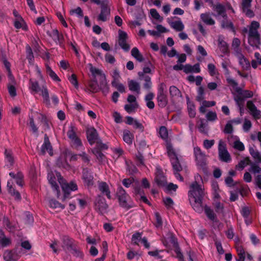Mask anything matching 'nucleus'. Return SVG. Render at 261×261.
Wrapping results in <instances>:
<instances>
[{
    "label": "nucleus",
    "mask_w": 261,
    "mask_h": 261,
    "mask_svg": "<svg viewBox=\"0 0 261 261\" xmlns=\"http://www.w3.org/2000/svg\"><path fill=\"white\" fill-rule=\"evenodd\" d=\"M188 195L189 200L193 209L197 213H201L204 210V213L209 220L213 222H218L216 215L210 207L202 205L204 196V189L202 185L198 184L197 181L192 182L190 187Z\"/></svg>",
    "instance_id": "nucleus-1"
},
{
    "label": "nucleus",
    "mask_w": 261,
    "mask_h": 261,
    "mask_svg": "<svg viewBox=\"0 0 261 261\" xmlns=\"http://www.w3.org/2000/svg\"><path fill=\"white\" fill-rule=\"evenodd\" d=\"M29 89L31 93H38L40 92V94L43 98V102L48 107L50 105L48 90L45 83L41 87H40L37 81L33 79H30L29 82Z\"/></svg>",
    "instance_id": "nucleus-2"
},
{
    "label": "nucleus",
    "mask_w": 261,
    "mask_h": 261,
    "mask_svg": "<svg viewBox=\"0 0 261 261\" xmlns=\"http://www.w3.org/2000/svg\"><path fill=\"white\" fill-rule=\"evenodd\" d=\"M56 175L58 177V181L59 182L62 191L64 193V195L62 198L63 201H65L66 199L70 198V193L72 191H75L77 190V186L76 184L74 181H70L68 183L66 182L65 180L61 176L60 172H57Z\"/></svg>",
    "instance_id": "nucleus-3"
},
{
    "label": "nucleus",
    "mask_w": 261,
    "mask_h": 261,
    "mask_svg": "<svg viewBox=\"0 0 261 261\" xmlns=\"http://www.w3.org/2000/svg\"><path fill=\"white\" fill-rule=\"evenodd\" d=\"M116 196L120 207L126 210H128L135 207V203L122 187H118L116 193Z\"/></svg>",
    "instance_id": "nucleus-4"
},
{
    "label": "nucleus",
    "mask_w": 261,
    "mask_h": 261,
    "mask_svg": "<svg viewBox=\"0 0 261 261\" xmlns=\"http://www.w3.org/2000/svg\"><path fill=\"white\" fill-rule=\"evenodd\" d=\"M193 153L196 164L198 168L201 170L204 173H206L207 172V167L205 153L198 146L194 147Z\"/></svg>",
    "instance_id": "nucleus-5"
},
{
    "label": "nucleus",
    "mask_w": 261,
    "mask_h": 261,
    "mask_svg": "<svg viewBox=\"0 0 261 261\" xmlns=\"http://www.w3.org/2000/svg\"><path fill=\"white\" fill-rule=\"evenodd\" d=\"M166 85L164 83L159 84L157 91L156 99L160 107H165L168 104V96L166 91Z\"/></svg>",
    "instance_id": "nucleus-6"
},
{
    "label": "nucleus",
    "mask_w": 261,
    "mask_h": 261,
    "mask_svg": "<svg viewBox=\"0 0 261 261\" xmlns=\"http://www.w3.org/2000/svg\"><path fill=\"white\" fill-rule=\"evenodd\" d=\"M90 71L94 77V79H96L95 76L96 75L100 76V84L101 91L103 93L107 94L109 92V87L107 84L105 74L103 73L100 70L93 66L90 67Z\"/></svg>",
    "instance_id": "nucleus-7"
},
{
    "label": "nucleus",
    "mask_w": 261,
    "mask_h": 261,
    "mask_svg": "<svg viewBox=\"0 0 261 261\" xmlns=\"http://www.w3.org/2000/svg\"><path fill=\"white\" fill-rule=\"evenodd\" d=\"M108 208L106 199L100 195H97L94 201L95 210L99 214L103 215L108 212Z\"/></svg>",
    "instance_id": "nucleus-8"
},
{
    "label": "nucleus",
    "mask_w": 261,
    "mask_h": 261,
    "mask_svg": "<svg viewBox=\"0 0 261 261\" xmlns=\"http://www.w3.org/2000/svg\"><path fill=\"white\" fill-rule=\"evenodd\" d=\"M218 149L219 158L220 161L225 163H229L231 161V156L227 149L226 144L224 141L222 140L219 141Z\"/></svg>",
    "instance_id": "nucleus-9"
},
{
    "label": "nucleus",
    "mask_w": 261,
    "mask_h": 261,
    "mask_svg": "<svg viewBox=\"0 0 261 261\" xmlns=\"http://www.w3.org/2000/svg\"><path fill=\"white\" fill-rule=\"evenodd\" d=\"M77 128L74 125L71 124L67 132V135L68 138L73 143L75 148L77 149L80 147H82L83 144L81 139L77 137Z\"/></svg>",
    "instance_id": "nucleus-10"
},
{
    "label": "nucleus",
    "mask_w": 261,
    "mask_h": 261,
    "mask_svg": "<svg viewBox=\"0 0 261 261\" xmlns=\"http://www.w3.org/2000/svg\"><path fill=\"white\" fill-rule=\"evenodd\" d=\"M248 41L254 48H259L261 43L260 35L257 30L249 29Z\"/></svg>",
    "instance_id": "nucleus-11"
},
{
    "label": "nucleus",
    "mask_w": 261,
    "mask_h": 261,
    "mask_svg": "<svg viewBox=\"0 0 261 261\" xmlns=\"http://www.w3.org/2000/svg\"><path fill=\"white\" fill-rule=\"evenodd\" d=\"M168 240L174 248V252L176 254V257L178 261H185L184 255L181 252V249L178 245L177 239L173 233H169Z\"/></svg>",
    "instance_id": "nucleus-12"
},
{
    "label": "nucleus",
    "mask_w": 261,
    "mask_h": 261,
    "mask_svg": "<svg viewBox=\"0 0 261 261\" xmlns=\"http://www.w3.org/2000/svg\"><path fill=\"white\" fill-rule=\"evenodd\" d=\"M127 34L124 31L119 30L118 31V44L121 48L125 51L128 52L130 46L127 42Z\"/></svg>",
    "instance_id": "nucleus-13"
},
{
    "label": "nucleus",
    "mask_w": 261,
    "mask_h": 261,
    "mask_svg": "<svg viewBox=\"0 0 261 261\" xmlns=\"http://www.w3.org/2000/svg\"><path fill=\"white\" fill-rule=\"evenodd\" d=\"M155 181L159 187H164L167 184V179L160 167H156Z\"/></svg>",
    "instance_id": "nucleus-14"
},
{
    "label": "nucleus",
    "mask_w": 261,
    "mask_h": 261,
    "mask_svg": "<svg viewBox=\"0 0 261 261\" xmlns=\"http://www.w3.org/2000/svg\"><path fill=\"white\" fill-rule=\"evenodd\" d=\"M247 107L249 110L250 114L255 119L261 118V111L257 109L252 101L249 100L247 102Z\"/></svg>",
    "instance_id": "nucleus-15"
},
{
    "label": "nucleus",
    "mask_w": 261,
    "mask_h": 261,
    "mask_svg": "<svg viewBox=\"0 0 261 261\" xmlns=\"http://www.w3.org/2000/svg\"><path fill=\"white\" fill-rule=\"evenodd\" d=\"M57 172H56V174ZM47 179L49 183L51 185L53 190L56 192L57 197L59 198L60 192L59 187L57 182V179H58L57 175H55L53 173H49L47 175Z\"/></svg>",
    "instance_id": "nucleus-16"
},
{
    "label": "nucleus",
    "mask_w": 261,
    "mask_h": 261,
    "mask_svg": "<svg viewBox=\"0 0 261 261\" xmlns=\"http://www.w3.org/2000/svg\"><path fill=\"white\" fill-rule=\"evenodd\" d=\"M82 174V179L85 184L88 186H92L93 176L91 172L87 168H85L83 169Z\"/></svg>",
    "instance_id": "nucleus-17"
},
{
    "label": "nucleus",
    "mask_w": 261,
    "mask_h": 261,
    "mask_svg": "<svg viewBox=\"0 0 261 261\" xmlns=\"http://www.w3.org/2000/svg\"><path fill=\"white\" fill-rule=\"evenodd\" d=\"M98 135L96 129L94 127H91L87 130V138L89 144L92 145L97 140Z\"/></svg>",
    "instance_id": "nucleus-18"
},
{
    "label": "nucleus",
    "mask_w": 261,
    "mask_h": 261,
    "mask_svg": "<svg viewBox=\"0 0 261 261\" xmlns=\"http://www.w3.org/2000/svg\"><path fill=\"white\" fill-rule=\"evenodd\" d=\"M62 242V247L65 251H70L76 245L74 240L67 236L63 237Z\"/></svg>",
    "instance_id": "nucleus-19"
},
{
    "label": "nucleus",
    "mask_w": 261,
    "mask_h": 261,
    "mask_svg": "<svg viewBox=\"0 0 261 261\" xmlns=\"http://www.w3.org/2000/svg\"><path fill=\"white\" fill-rule=\"evenodd\" d=\"M167 22L170 27L176 31H182L184 29V25L180 19L173 20L171 18L168 17Z\"/></svg>",
    "instance_id": "nucleus-20"
},
{
    "label": "nucleus",
    "mask_w": 261,
    "mask_h": 261,
    "mask_svg": "<svg viewBox=\"0 0 261 261\" xmlns=\"http://www.w3.org/2000/svg\"><path fill=\"white\" fill-rule=\"evenodd\" d=\"M53 39L56 44L61 46L64 42V37L62 34H59V31L56 30H53L52 32L48 34Z\"/></svg>",
    "instance_id": "nucleus-21"
},
{
    "label": "nucleus",
    "mask_w": 261,
    "mask_h": 261,
    "mask_svg": "<svg viewBox=\"0 0 261 261\" xmlns=\"http://www.w3.org/2000/svg\"><path fill=\"white\" fill-rule=\"evenodd\" d=\"M12 241L10 238L6 236L4 231L0 229V248H3L10 246Z\"/></svg>",
    "instance_id": "nucleus-22"
},
{
    "label": "nucleus",
    "mask_w": 261,
    "mask_h": 261,
    "mask_svg": "<svg viewBox=\"0 0 261 261\" xmlns=\"http://www.w3.org/2000/svg\"><path fill=\"white\" fill-rule=\"evenodd\" d=\"M99 90H101L100 84L98 85L97 81L95 79L89 83V87L87 88L85 91L88 93H96Z\"/></svg>",
    "instance_id": "nucleus-23"
},
{
    "label": "nucleus",
    "mask_w": 261,
    "mask_h": 261,
    "mask_svg": "<svg viewBox=\"0 0 261 261\" xmlns=\"http://www.w3.org/2000/svg\"><path fill=\"white\" fill-rule=\"evenodd\" d=\"M98 188L102 195H106L109 199H111V192L108 185L106 182L99 183Z\"/></svg>",
    "instance_id": "nucleus-24"
},
{
    "label": "nucleus",
    "mask_w": 261,
    "mask_h": 261,
    "mask_svg": "<svg viewBox=\"0 0 261 261\" xmlns=\"http://www.w3.org/2000/svg\"><path fill=\"white\" fill-rule=\"evenodd\" d=\"M226 81L229 85L232 87L236 93L241 96L242 95L244 90L242 88L238 86V84L234 80L229 76L226 78Z\"/></svg>",
    "instance_id": "nucleus-25"
},
{
    "label": "nucleus",
    "mask_w": 261,
    "mask_h": 261,
    "mask_svg": "<svg viewBox=\"0 0 261 261\" xmlns=\"http://www.w3.org/2000/svg\"><path fill=\"white\" fill-rule=\"evenodd\" d=\"M128 87L130 91L137 94H140V85L138 82L133 80H129L128 82Z\"/></svg>",
    "instance_id": "nucleus-26"
},
{
    "label": "nucleus",
    "mask_w": 261,
    "mask_h": 261,
    "mask_svg": "<svg viewBox=\"0 0 261 261\" xmlns=\"http://www.w3.org/2000/svg\"><path fill=\"white\" fill-rule=\"evenodd\" d=\"M3 257L5 261H17L18 258L17 254L12 250H10L5 251Z\"/></svg>",
    "instance_id": "nucleus-27"
},
{
    "label": "nucleus",
    "mask_w": 261,
    "mask_h": 261,
    "mask_svg": "<svg viewBox=\"0 0 261 261\" xmlns=\"http://www.w3.org/2000/svg\"><path fill=\"white\" fill-rule=\"evenodd\" d=\"M188 111L190 118H194L196 116L195 106L194 102L190 100L188 96L186 97Z\"/></svg>",
    "instance_id": "nucleus-28"
},
{
    "label": "nucleus",
    "mask_w": 261,
    "mask_h": 261,
    "mask_svg": "<svg viewBox=\"0 0 261 261\" xmlns=\"http://www.w3.org/2000/svg\"><path fill=\"white\" fill-rule=\"evenodd\" d=\"M9 175L12 178L15 179L16 184L22 187L23 186V175L21 172H17L16 173L14 172H11L9 173Z\"/></svg>",
    "instance_id": "nucleus-29"
},
{
    "label": "nucleus",
    "mask_w": 261,
    "mask_h": 261,
    "mask_svg": "<svg viewBox=\"0 0 261 261\" xmlns=\"http://www.w3.org/2000/svg\"><path fill=\"white\" fill-rule=\"evenodd\" d=\"M52 147L49 142V139L46 135H45L44 143L41 146V151L43 153H45L46 151H47L49 154L52 155Z\"/></svg>",
    "instance_id": "nucleus-30"
},
{
    "label": "nucleus",
    "mask_w": 261,
    "mask_h": 261,
    "mask_svg": "<svg viewBox=\"0 0 261 261\" xmlns=\"http://www.w3.org/2000/svg\"><path fill=\"white\" fill-rule=\"evenodd\" d=\"M221 26L223 29L228 30L236 33L235 28L232 22L227 19V17H223V19L221 21Z\"/></svg>",
    "instance_id": "nucleus-31"
},
{
    "label": "nucleus",
    "mask_w": 261,
    "mask_h": 261,
    "mask_svg": "<svg viewBox=\"0 0 261 261\" xmlns=\"http://www.w3.org/2000/svg\"><path fill=\"white\" fill-rule=\"evenodd\" d=\"M108 0H102L101 5V13L99 16H107L110 14V9L108 6Z\"/></svg>",
    "instance_id": "nucleus-32"
},
{
    "label": "nucleus",
    "mask_w": 261,
    "mask_h": 261,
    "mask_svg": "<svg viewBox=\"0 0 261 261\" xmlns=\"http://www.w3.org/2000/svg\"><path fill=\"white\" fill-rule=\"evenodd\" d=\"M14 25L17 29H21L24 31H27L28 30L26 22L22 19V17H20L19 19H15L14 21Z\"/></svg>",
    "instance_id": "nucleus-33"
},
{
    "label": "nucleus",
    "mask_w": 261,
    "mask_h": 261,
    "mask_svg": "<svg viewBox=\"0 0 261 261\" xmlns=\"http://www.w3.org/2000/svg\"><path fill=\"white\" fill-rule=\"evenodd\" d=\"M248 171L254 175V177L261 176V168L256 163H252Z\"/></svg>",
    "instance_id": "nucleus-34"
},
{
    "label": "nucleus",
    "mask_w": 261,
    "mask_h": 261,
    "mask_svg": "<svg viewBox=\"0 0 261 261\" xmlns=\"http://www.w3.org/2000/svg\"><path fill=\"white\" fill-rule=\"evenodd\" d=\"M251 1L252 0H243L242 2L243 11L249 16L253 15V12L249 9Z\"/></svg>",
    "instance_id": "nucleus-35"
},
{
    "label": "nucleus",
    "mask_w": 261,
    "mask_h": 261,
    "mask_svg": "<svg viewBox=\"0 0 261 261\" xmlns=\"http://www.w3.org/2000/svg\"><path fill=\"white\" fill-rule=\"evenodd\" d=\"M249 151L250 154L256 162H261V153L254 147H249Z\"/></svg>",
    "instance_id": "nucleus-36"
},
{
    "label": "nucleus",
    "mask_w": 261,
    "mask_h": 261,
    "mask_svg": "<svg viewBox=\"0 0 261 261\" xmlns=\"http://www.w3.org/2000/svg\"><path fill=\"white\" fill-rule=\"evenodd\" d=\"M131 55L138 62H142L144 60L143 55L140 52L139 49L135 47L131 50Z\"/></svg>",
    "instance_id": "nucleus-37"
},
{
    "label": "nucleus",
    "mask_w": 261,
    "mask_h": 261,
    "mask_svg": "<svg viewBox=\"0 0 261 261\" xmlns=\"http://www.w3.org/2000/svg\"><path fill=\"white\" fill-rule=\"evenodd\" d=\"M154 97V95L153 93L150 92L147 94L145 97V101L146 102V106L149 109H153L154 108V103L152 101Z\"/></svg>",
    "instance_id": "nucleus-38"
},
{
    "label": "nucleus",
    "mask_w": 261,
    "mask_h": 261,
    "mask_svg": "<svg viewBox=\"0 0 261 261\" xmlns=\"http://www.w3.org/2000/svg\"><path fill=\"white\" fill-rule=\"evenodd\" d=\"M134 135L128 130H124L123 132V140L128 144L130 145L133 143Z\"/></svg>",
    "instance_id": "nucleus-39"
},
{
    "label": "nucleus",
    "mask_w": 261,
    "mask_h": 261,
    "mask_svg": "<svg viewBox=\"0 0 261 261\" xmlns=\"http://www.w3.org/2000/svg\"><path fill=\"white\" fill-rule=\"evenodd\" d=\"M218 47L220 50L224 54H226L228 52V46L227 43L223 39L219 37L218 38Z\"/></svg>",
    "instance_id": "nucleus-40"
},
{
    "label": "nucleus",
    "mask_w": 261,
    "mask_h": 261,
    "mask_svg": "<svg viewBox=\"0 0 261 261\" xmlns=\"http://www.w3.org/2000/svg\"><path fill=\"white\" fill-rule=\"evenodd\" d=\"M92 152L96 156L97 159L100 163H102L106 158L105 155L98 148H94L92 149Z\"/></svg>",
    "instance_id": "nucleus-41"
},
{
    "label": "nucleus",
    "mask_w": 261,
    "mask_h": 261,
    "mask_svg": "<svg viewBox=\"0 0 261 261\" xmlns=\"http://www.w3.org/2000/svg\"><path fill=\"white\" fill-rule=\"evenodd\" d=\"M169 93L171 97H181V93L180 91L175 86H171L170 87Z\"/></svg>",
    "instance_id": "nucleus-42"
},
{
    "label": "nucleus",
    "mask_w": 261,
    "mask_h": 261,
    "mask_svg": "<svg viewBox=\"0 0 261 261\" xmlns=\"http://www.w3.org/2000/svg\"><path fill=\"white\" fill-rule=\"evenodd\" d=\"M214 10L217 12L219 15L222 16H226L225 11L226 9L223 5L218 4L214 6Z\"/></svg>",
    "instance_id": "nucleus-43"
},
{
    "label": "nucleus",
    "mask_w": 261,
    "mask_h": 261,
    "mask_svg": "<svg viewBox=\"0 0 261 261\" xmlns=\"http://www.w3.org/2000/svg\"><path fill=\"white\" fill-rule=\"evenodd\" d=\"M5 160L6 162V166L8 168H10L13 164V158L10 152H9L7 150H5Z\"/></svg>",
    "instance_id": "nucleus-44"
},
{
    "label": "nucleus",
    "mask_w": 261,
    "mask_h": 261,
    "mask_svg": "<svg viewBox=\"0 0 261 261\" xmlns=\"http://www.w3.org/2000/svg\"><path fill=\"white\" fill-rule=\"evenodd\" d=\"M46 70L47 74L53 80L56 82L60 81L57 74L51 69L48 65L46 66Z\"/></svg>",
    "instance_id": "nucleus-45"
},
{
    "label": "nucleus",
    "mask_w": 261,
    "mask_h": 261,
    "mask_svg": "<svg viewBox=\"0 0 261 261\" xmlns=\"http://www.w3.org/2000/svg\"><path fill=\"white\" fill-rule=\"evenodd\" d=\"M239 62L242 67L245 70H248L250 68V63L248 60H247L245 56L239 59Z\"/></svg>",
    "instance_id": "nucleus-46"
},
{
    "label": "nucleus",
    "mask_w": 261,
    "mask_h": 261,
    "mask_svg": "<svg viewBox=\"0 0 261 261\" xmlns=\"http://www.w3.org/2000/svg\"><path fill=\"white\" fill-rule=\"evenodd\" d=\"M143 233L136 232L132 235V242L134 245H138L139 242L141 241Z\"/></svg>",
    "instance_id": "nucleus-47"
},
{
    "label": "nucleus",
    "mask_w": 261,
    "mask_h": 261,
    "mask_svg": "<svg viewBox=\"0 0 261 261\" xmlns=\"http://www.w3.org/2000/svg\"><path fill=\"white\" fill-rule=\"evenodd\" d=\"M174 172L180 171L182 170V167L180 165L178 158L170 160Z\"/></svg>",
    "instance_id": "nucleus-48"
},
{
    "label": "nucleus",
    "mask_w": 261,
    "mask_h": 261,
    "mask_svg": "<svg viewBox=\"0 0 261 261\" xmlns=\"http://www.w3.org/2000/svg\"><path fill=\"white\" fill-rule=\"evenodd\" d=\"M236 249L238 255V258L237 259V260L244 261L245 258V252L244 248L242 246H238Z\"/></svg>",
    "instance_id": "nucleus-49"
},
{
    "label": "nucleus",
    "mask_w": 261,
    "mask_h": 261,
    "mask_svg": "<svg viewBox=\"0 0 261 261\" xmlns=\"http://www.w3.org/2000/svg\"><path fill=\"white\" fill-rule=\"evenodd\" d=\"M198 129L199 132L207 134L208 133L207 123L203 120H201L200 123L198 126Z\"/></svg>",
    "instance_id": "nucleus-50"
},
{
    "label": "nucleus",
    "mask_w": 261,
    "mask_h": 261,
    "mask_svg": "<svg viewBox=\"0 0 261 261\" xmlns=\"http://www.w3.org/2000/svg\"><path fill=\"white\" fill-rule=\"evenodd\" d=\"M159 135L160 137L164 140H167L168 138V133L167 128L164 126L160 127Z\"/></svg>",
    "instance_id": "nucleus-51"
},
{
    "label": "nucleus",
    "mask_w": 261,
    "mask_h": 261,
    "mask_svg": "<svg viewBox=\"0 0 261 261\" xmlns=\"http://www.w3.org/2000/svg\"><path fill=\"white\" fill-rule=\"evenodd\" d=\"M142 80H144L145 83L143 84V87L145 89L149 90L152 87V82L151 78L149 75H146L142 77Z\"/></svg>",
    "instance_id": "nucleus-52"
},
{
    "label": "nucleus",
    "mask_w": 261,
    "mask_h": 261,
    "mask_svg": "<svg viewBox=\"0 0 261 261\" xmlns=\"http://www.w3.org/2000/svg\"><path fill=\"white\" fill-rule=\"evenodd\" d=\"M49 205L50 207L53 208H61L63 210L65 208V206L59 202L55 199H50L49 201Z\"/></svg>",
    "instance_id": "nucleus-53"
},
{
    "label": "nucleus",
    "mask_w": 261,
    "mask_h": 261,
    "mask_svg": "<svg viewBox=\"0 0 261 261\" xmlns=\"http://www.w3.org/2000/svg\"><path fill=\"white\" fill-rule=\"evenodd\" d=\"M3 223L4 225L6 226V228L9 231L12 232L14 230L15 226L10 222L8 218H4Z\"/></svg>",
    "instance_id": "nucleus-54"
},
{
    "label": "nucleus",
    "mask_w": 261,
    "mask_h": 261,
    "mask_svg": "<svg viewBox=\"0 0 261 261\" xmlns=\"http://www.w3.org/2000/svg\"><path fill=\"white\" fill-rule=\"evenodd\" d=\"M70 252L72 253V254L77 257L83 258L84 255L83 252L80 251L77 247V245H76L74 247H73Z\"/></svg>",
    "instance_id": "nucleus-55"
},
{
    "label": "nucleus",
    "mask_w": 261,
    "mask_h": 261,
    "mask_svg": "<svg viewBox=\"0 0 261 261\" xmlns=\"http://www.w3.org/2000/svg\"><path fill=\"white\" fill-rule=\"evenodd\" d=\"M163 202H164V204H165L166 207L168 210H170L171 208H173V206L174 205V202L171 198H170L169 197H167L163 198Z\"/></svg>",
    "instance_id": "nucleus-56"
},
{
    "label": "nucleus",
    "mask_w": 261,
    "mask_h": 261,
    "mask_svg": "<svg viewBox=\"0 0 261 261\" xmlns=\"http://www.w3.org/2000/svg\"><path fill=\"white\" fill-rule=\"evenodd\" d=\"M26 54H27V58L28 60L30 63H32V61L34 60V55L33 53L32 49L31 47L29 45H27L26 46Z\"/></svg>",
    "instance_id": "nucleus-57"
},
{
    "label": "nucleus",
    "mask_w": 261,
    "mask_h": 261,
    "mask_svg": "<svg viewBox=\"0 0 261 261\" xmlns=\"http://www.w3.org/2000/svg\"><path fill=\"white\" fill-rule=\"evenodd\" d=\"M204 90L203 87L200 86L198 88L197 90V96L196 97V100L201 102L204 98Z\"/></svg>",
    "instance_id": "nucleus-58"
},
{
    "label": "nucleus",
    "mask_w": 261,
    "mask_h": 261,
    "mask_svg": "<svg viewBox=\"0 0 261 261\" xmlns=\"http://www.w3.org/2000/svg\"><path fill=\"white\" fill-rule=\"evenodd\" d=\"M29 124L31 128V130L34 134H37L38 133V127L36 126V125L35 124L34 118L33 116H29Z\"/></svg>",
    "instance_id": "nucleus-59"
},
{
    "label": "nucleus",
    "mask_w": 261,
    "mask_h": 261,
    "mask_svg": "<svg viewBox=\"0 0 261 261\" xmlns=\"http://www.w3.org/2000/svg\"><path fill=\"white\" fill-rule=\"evenodd\" d=\"M233 126L229 121H228L226 124L223 133L225 134H231L233 133Z\"/></svg>",
    "instance_id": "nucleus-60"
},
{
    "label": "nucleus",
    "mask_w": 261,
    "mask_h": 261,
    "mask_svg": "<svg viewBox=\"0 0 261 261\" xmlns=\"http://www.w3.org/2000/svg\"><path fill=\"white\" fill-rule=\"evenodd\" d=\"M151 69L149 67H144L142 71H139L138 73L139 79L142 80V77L146 76L145 75L146 73H151Z\"/></svg>",
    "instance_id": "nucleus-61"
},
{
    "label": "nucleus",
    "mask_w": 261,
    "mask_h": 261,
    "mask_svg": "<svg viewBox=\"0 0 261 261\" xmlns=\"http://www.w3.org/2000/svg\"><path fill=\"white\" fill-rule=\"evenodd\" d=\"M252 127V123L250 120H248L247 119H245L243 125V129L246 132L248 133Z\"/></svg>",
    "instance_id": "nucleus-62"
},
{
    "label": "nucleus",
    "mask_w": 261,
    "mask_h": 261,
    "mask_svg": "<svg viewBox=\"0 0 261 261\" xmlns=\"http://www.w3.org/2000/svg\"><path fill=\"white\" fill-rule=\"evenodd\" d=\"M233 147L234 149L240 151H242L245 149V146L244 144L239 140L234 141Z\"/></svg>",
    "instance_id": "nucleus-63"
},
{
    "label": "nucleus",
    "mask_w": 261,
    "mask_h": 261,
    "mask_svg": "<svg viewBox=\"0 0 261 261\" xmlns=\"http://www.w3.org/2000/svg\"><path fill=\"white\" fill-rule=\"evenodd\" d=\"M164 187H165V189L167 192H170L171 191L175 192L178 188V186L177 185L174 184L172 182H170L168 185L166 184Z\"/></svg>",
    "instance_id": "nucleus-64"
}]
</instances>
